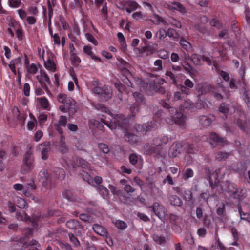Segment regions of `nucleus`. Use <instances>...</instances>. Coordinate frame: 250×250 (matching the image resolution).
<instances>
[{
    "label": "nucleus",
    "instance_id": "dca6fc26",
    "mask_svg": "<svg viewBox=\"0 0 250 250\" xmlns=\"http://www.w3.org/2000/svg\"><path fill=\"white\" fill-rule=\"evenodd\" d=\"M57 99L58 101L60 103H62L63 104H66L67 106H68V104L71 105V106H73L74 104H76V102L75 100L71 97H68L66 94H59Z\"/></svg>",
    "mask_w": 250,
    "mask_h": 250
},
{
    "label": "nucleus",
    "instance_id": "bf43d9fd",
    "mask_svg": "<svg viewBox=\"0 0 250 250\" xmlns=\"http://www.w3.org/2000/svg\"><path fill=\"white\" fill-rule=\"evenodd\" d=\"M21 3V0H8L9 5L12 8L19 7Z\"/></svg>",
    "mask_w": 250,
    "mask_h": 250
},
{
    "label": "nucleus",
    "instance_id": "423d86ee",
    "mask_svg": "<svg viewBox=\"0 0 250 250\" xmlns=\"http://www.w3.org/2000/svg\"><path fill=\"white\" fill-rule=\"evenodd\" d=\"M133 97L135 100V103L131 105L130 107V116L134 117L139 110V106L145 104V99L143 95L139 92H135L133 93Z\"/></svg>",
    "mask_w": 250,
    "mask_h": 250
},
{
    "label": "nucleus",
    "instance_id": "2eb2a0df",
    "mask_svg": "<svg viewBox=\"0 0 250 250\" xmlns=\"http://www.w3.org/2000/svg\"><path fill=\"white\" fill-rule=\"evenodd\" d=\"M109 188L113 195L118 196L122 202L126 203L127 200L126 195L122 190L117 189L113 185H109Z\"/></svg>",
    "mask_w": 250,
    "mask_h": 250
},
{
    "label": "nucleus",
    "instance_id": "c756f323",
    "mask_svg": "<svg viewBox=\"0 0 250 250\" xmlns=\"http://www.w3.org/2000/svg\"><path fill=\"white\" fill-rule=\"evenodd\" d=\"M169 201L171 205L180 207L183 204L181 198L176 195H170L168 197Z\"/></svg>",
    "mask_w": 250,
    "mask_h": 250
},
{
    "label": "nucleus",
    "instance_id": "9d476101",
    "mask_svg": "<svg viewBox=\"0 0 250 250\" xmlns=\"http://www.w3.org/2000/svg\"><path fill=\"white\" fill-rule=\"evenodd\" d=\"M37 79L42 89L46 90L47 93H50L47 85L51 84V81L46 73L44 70H41L40 75L37 76Z\"/></svg>",
    "mask_w": 250,
    "mask_h": 250
},
{
    "label": "nucleus",
    "instance_id": "1a4fd4ad",
    "mask_svg": "<svg viewBox=\"0 0 250 250\" xmlns=\"http://www.w3.org/2000/svg\"><path fill=\"white\" fill-rule=\"evenodd\" d=\"M194 95L197 98L196 107L198 109L203 108V83H200L195 85L193 92Z\"/></svg>",
    "mask_w": 250,
    "mask_h": 250
},
{
    "label": "nucleus",
    "instance_id": "9b49d317",
    "mask_svg": "<svg viewBox=\"0 0 250 250\" xmlns=\"http://www.w3.org/2000/svg\"><path fill=\"white\" fill-rule=\"evenodd\" d=\"M183 144L182 142H174L168 150V156L170 158L178 156L182 151Z\"/></svg>",
    "mask_w": 250,
    "mask_h": 250
},
{
    "label": "nucleus",
    "instance_id": "680f3d73",
    "mask_svg": "<svg viewBox=\"0 0 250 250\" xmlns=\"http://www.w3.org/2000/svg\"><path fill=\"white\" fill-rule=\"evenodd\" d=\"M117 37H118L119 41L120 42V43L122 45V47L123 48L126 47V41H125V39L123 34L121 32H119L117 34Z\"/></svg>",
    "mask_w": 250,
    "mask_h": 250
},
{
    "label": "nucleus",
    "instance_id": "69168bd1",
    "mask_svg": "<svg viewBox=\"0 0 250 250\" xmlns=\"http://www.w3.org/2000/svg\"><path fill=\"white\" fill-rule=\"evenodd\" d=\"M85 37L89 42H91L94 45H97L98 44L97 41L90 33H86L85 34Z\"/></svg>",
    "mask_w": 250,
    "mask_h": 250
},
{
    "label": "nucleus",
    "instance_id": "5fc2aeb1",
    "mask_svg": "<svg viewBox=\"0 0 250 250\" xmlns=\"http://www.w3.org/2000/svg\"><path fill=\"white\" fill-rule=\"evenodd\" d=\"M152 19L150 20L151 21L155 24H159L162 21V18L157 14H154Z\"/></svg>",
    "mask_w": 250,
    "mask_h": 250
},
{
    "label": "nucleus",
    "instance_id": "a211bd4d",
    "mask_svg": "<svg viewBox=\"0 0 250 250\" xmlns=\"http://www.w3.org/2000/svg\"><path fill=\"white\" fill-rule=\"evenodd\" d=\"M63 197L67 201L72 202H79V199L74 192L70 189H65L62 193Z\"/></svg>",
    "mask_w": 250,
    "mask_h": 250
},
{
    "label": "nucleus",
    "instance_id": "3c124183",
    "mask_svg": "<svg viewBox=\"0 0 250 250\" xmlns=\"http://www.w3.org/2000/svg\"><path fill=\"white\" fill-rule=\"evenodd\" d=\"M219 111L223 113L225 115V117H227V114L229 112V109L228 106L225 104L224 103H222L220 104L219 107Z\"/></svg>",
    "mask_w": 250,
    "mask_h": 250
},
{
    "label": "nucleus",
    "instance_id": "f257e3e1",
    "mask_svg": "<svg viewBox=\"0 0 250 250\" xmlns=\"http://www.w3.org/2000/svg\"><path fill=\"white\" fill-rule=\"evenodd\" d=\"M162 106L166 109V112L169 114L170 118H164V112L162 110H159L153 117V121L145 123L144 125L137 124L135 128L137 132H140L143 134L152 129L157 128L159 126L166 122L167 124L172 125L174 123L181 127H184L185 125V117L181 112L178 110L174 107L170 106L165 101L161 102Z\"/></svg>",
    "mask_w": 250,
    "mask_h": 250
},
{
    "label": "nucleus",
    "instance_id": "39448f33",
    "mask_svg": "<svg viewBox=\"0 0 250 250\" xmlns=\"http://www.w3.org/2000/svg\"><path fill=\"white\" fill-rule=\"evenodd\" d=\"M39 180L42 183V186L46 189H50L53 185V181L47 170L42 169L39 173Z\"/></svg>",
    "mask_w": 250,
    "mask_h": 250
},
{
    "label": "nucleus",
    "instance_id": "393cba45",
    "mask_svg": "<svg viewBox=\"0 0 250 250\" xmlns=\"http://www.w3.org/2000/svg\"><path fill=\"white\" fill-rule=\"evenodd\" d=\"M209 139L221 146H224L227 143L225 138L221 137L215 133L210 134Z\"/></svg>",
    "mask_w": 250,
    "mask_h": 250
},
{
    "label": "nucleus",
    "instance_id": "37998d69",
    "mask_svg": "<svg viewBox=\"0 0 250 250\" xmlns=\"http://www.w3.org/2000/svg\"><path fill=\"white\" fill-rule=\"evenodd\" d=\"M167 36L170 38L174 39H179L180 37L179 34L174 29L169 28L167 31Z\"/></svg>",
    "mask_w": 250,
    "mask_h": 250
},
{
    "label": "nucleus",
    "instance_id": "aec40b11",
    "mask_svg": "<svg viewBox=\"0 0 250 250\" xmlns=\"http://www.w3.org/2000/svg\"><path fill=\"white\" fill-rule=\"evenodd\" d=\"M53 176L55 179L62 180L65 177V172L62 168L54 167L52 170Z\"/></svg>",
    "mask_w": 250,
    "mask_h": 250
},
{
    "label": "nucleus",
    "instance_id": "de8ad7c7",
    "mask_svg": "<svg viewBox=\"0 0 250 250\" xmlns=\"http://www.w3.org/2000/svg\"><path fill=\"white\" fill-rule=\"evenodd\" d=\"M27 71L29 74L35 75L37 71L38 68L35 63H32L30 65L27 66Z\"/></svg>",
    "mask_w": 250,
    "mask_h": 250
},
{
    "label": "nucleus",
    "instance_id": "4d7b16f0",
    "mask_svg": "<svg viewBox=\"0 0 250 250\" xmlns=\"http://www.w3.org/2000/svg\"><path fill=\"white\" fill-rule=\"evenodd\" d=\"M184 199L186 201H189L192 198V194L189 190H185L182 193Z\"/></svg>",
    "mask_w": 250,
    "mask_h": 250
},
{
    "label": "nucleus",
    "instance_id": "f3484780",
    "mask_svg": "<svg viewBox=\"0 0 250 250\" xmlns=\"http://www.w3.org/2000/svg\"><path fill=\"white\" fill-rule=\"evenodd\" d=\"M169 141L168 137L165 135H161L158 137H155L152 142L153 145L159 146L160 148H163L162 146L163 145L167 144Z\"/></svg>",
    "mask_w": 250,
    "mask_h": 250
},
{
    "label": "nucleus",
    "instance_id": "a878e982",
    "mask_svg": "<svg viewBox=\"0 0 250 250\" xmlns=\"http://www.w3.org/2000/svg\"><path fill=\"white\" fill-rule=\"evenodd\" d=\"M141 158V156L140 155H137L135 153H132L129 156V161L132 165L140 169L141 167L138 165V164L140 163L139 159Z\"/></svg>",
    "mask_w": 250,
    "mask_h": 250
},
{
    "label": "nucleus",
    "instance_id": "8fccbe9b",
    "mask_svg": "<svg viewBox=\"0 0 250 250\" xmlns=\"http://www.w3.org/2000/svg\"><path fill=\"white\" fill-rule=\"evenodd\" d=\"M224 249V247L219 239H216L214 245L211 247V250H223Z\"/></svg>",
    "mask_w": 250,
    "mask_h": 250
},
{
    "label": "nucleus",
    "instance_id": "79ce46f5",
    "mask_svg": "<svg viewBox=\"0 0 250 250\" xmlns=\"http://www.w3.org/2000/svg\"><path fill=\"white\" fill-rule=\"evenodd\" d=\"M202 58H203V56L201 57L197 54H193L191 56V61L195 65L200 64Z\"/></svg>",
    "mask_w": 250,
    "mask_h": 250
},
{
    "label": "nucleus",
    "instance_id": "b1692460",
    "mask_svg": "<svg viewBox=\"0 0 250 250\" xmlns=\"http://www.w3.org/2000/svg\"><path fill=\"white\" fill-rule=\"evenodd\" d=\"M37 101L41 107L44 110L50 111V107L49 106V102L45 97H42L38 98Z\"/></svg>",
    "mask_w": 250,
    "mask_h": 250
},
{
    "label": "nucleus",
    "instance_id": "ea45409f",
    "mask_svg": "<svg viewBox=\"0 0 250 250\" xmlns=\"http://www.w3.org/2000/svg\"><path fill=\"white\" fill-rule=\"evenodd\" d=\"M227 192L231 194H234L237 192V187L234 183H229L228 186Z\"/></svg>",
    "mask_w": 250,
    "mask_h": 250
},
{
    "label": "nucleus",
    "instance_id": "09e8293b",
    "mask_svg": "<svg viewBox=\"0 0 250 250\" xmlns=\"http://www.w3.org/2000/svg\"><path fill=\"white\" fill-rule=\"evenodd\" d=\"M70 60L73 65L77 66L81 62L80 58L75 54H71L70 55Z\"/></svg>",
    "mask_w": 250,
    "mask_h": 250
},
{
    "label": "nucleus",
    "instance_id": "338daca9",
    "mask_svg": "<svg viewBox=\"0 0 250 250\" xmlns=\"http://www.w3.org/2000/svg\"><path fill=\"white\" fill-rule=\"evenodd\" d=\"M67 119L65 116L61 115L58 120V125L62 126H65L67 124Z\"/></svg>",
    "mask_w": 250,
    "mask_h": 250
},
{
    "label": "nucleus",
    "instance_id": "c85d7f7f",
    "mask_svg": "<svg viewBox=\"0 0 250 250\" xmlns=\"http://www.w3.org/2000/svg\"><path fill=\"white\" fill-rule=\"evenodd\" d=\"M83 51L84 53L89 56L93 60L101 62V59L99 57L95 55L92 50V47L90 46H84L83 48Z\"/></svg>",
    "mask_w": 250,
    "mask_h": 250
},
{
    "label": "nucleus",
    "instance_id": "bb28decb",
    "mask_svg": "<svg viewBox=\"0 0 250 250\" xmlns=\"http://www.w3.org/2000/svg\"><path fill=\"white\" fill-rule=\"evenodd\" d=\"M58 148L62 154H65L68 151V148L65 142V137L64 136H61Z\"/></svg>",
    "mask_w": 250,
    "mask_h": 250
},
{
    "label": "nucleus",
    "instance_id": "6e6d98bb",
    "mask_svg": "<svg viewBox=\"0 0 250 250\" xmlns=\"http://www.w3.org/2000/svg\"><path fill=\"white\" fill-rule=\"evenodd\" d=\"M194 175V172L192 169L187 168L183 174V178L186 180L191 178Z\"/></svg>",
    "mask_w": 250,
    "mask_h": 250
},
{
    "label": "nucleus",
    "instance_id": "473e14b6",
    "mask_svg": "<svg viewBox=\"0 0 250 250\" xmlns=\"http://www.w3.org/2000/svg\"><path fill=\"white\" fill-rule=\"evenodd\" d=\"M229 155V153L220 151L216 153L215 159L219 161H221L226 160Z\"/></svg>",
    "mask_w": 250,
    "mask_h": 250
},
{
    "label": "nucleus",
    "instance_id": "a18cd8bd",
    "mask_svg": "<svg viewBox=\"0 0 250 250\" xmlns=\"http://www.w3.org/2000/svg\"><path fill=\"white\" fill-rule=\"evenodd\" d=\"M122 80L123 82L128 86L132 87V84L131 83L129 77L130 75V72H129V74L122 73Z\"/></svg>",
    "mask_w": 250,
    "mask_h": 250
},
{
    "label": "nucleus",
    "instance_id": "774afa93",
    "mask_svg": "<svg viewBox=\"0 0 250 250\" xmlns=\"http://www.w3.org/2000/svg\"><path fill=\"white\" fill-rule=\"evenodd\" d=\"M20 250H39L35 246L27 245L26 243L22 244L21 248Z\"/></svg>",
    "mask_w": 250,
    "mask_h": 250
},
{
    "label": "nucleus",
    "instance_id": "f704fd0d",
    "mask_svg": "<svg viewBox=\"0 0 250 250\" xmlns=\"http://www.w3.org/2000/svg\"><path fill=\"white\" fill-rule=\"evenodd\" d=\"M14 202L17 207L20 208H23L26 207V202L25 200L22 198L17 197L15 198Z\"/></svg>",
    "mask_w": 250,
    "mask_h": 250
},
{
    "label": "nucleus",
    "instance_id": "0eeeda50",
    "mask_svg": "<svg viewBox=\"0 0 250 250\" xmlns=\"http://www.w3.org/2000/svg\"><path fill=\"white\" fill-rule=\"evenodd\" d=\"M144 149L146 154L154 155L156 158L162 157L164 156L163 148H160L157 146L152 144L147 143L144 146Z\"/></svg>",
    "mask_w": 250,
    "mask_h": 250
},
{
    "label": "nucleus",
    "instance_id": "58836bf2",
    "mask_svg": "<svg viewBox=\"0 0 250 250\" xmlns=\"http://www.w3.org/2000/svg\"><path fill=\"white\" fill-rule=\"evenodd\" d=\"M179 43L182 47L187 51H189L191 48L190 43L184 39H181Z\"/></svg>",
    "mask_w": 250,
    "mask_h": 250
},
{
    "label": "nucleus",
    "instance_id": "f03ea898",
    "mask_svg": "<svg viewBox=\"0 0 250 250\" xmlns=\"http://www.w3.org/2000/svg\"><path fill=\"white\" fill-rule=\"evenodd\" d=\"M129 119L125 117L123 114H118L114 118V121L109 122L106 121L105 119L102 118L100 121L107 125L111 129H115L117 127L126 129L129 125Z\"/></svg>",
    "mask_w": 250,
    "mask_h": 250
},
{
    "label": "nucleus",
    "instance_id": "864d4df0",
    "mask_svg": "<svg viewBox=\"0 0 250 250\" xmlns=\"http://www.w3.org/2000/svg\"><path fill=\"white\" fill-rule=\"evenodd\" d=\"M98 147L100 151L104 154H107L109 152L110 149L109 148V146L105 144H99Z\"/></svg>",
    "mask_w": 250,
    "mask_h": 250
},
{
    "label": "nucleus",
    "instance_id": "4c0bfd02",
    "mask_svg": "<svg viewBox=\"0 0 250 250\" xmlns=\"http://www.w3.org/2000/svg\"><path fill=\"white\" fill-rule=\"evenodd\" d=\"M66 225L67 228H68L70 229H76L79 226L80 223L79 222L75 220L71 219L69 221H68L66 223Z\"/></svg>",
    "mask_w": 250,
    "mask_h": 250
},
{
    "label": "nucleus",
    "instance_id": "4be33fe9",
    "mask_svg": "<svg viewBox=\"0 0 250 250\" xmlns=\"http://www.w3.org/2000/svg\"><path fill=\"white\" fill-rule=\"evenodd\" d=\"M67 105L68 106L66 105V104H63V105H60L59 106L60 110L62 112H69L70 115L74 114L77 111L76 104H74L73 106H71V105L69 104Z\"/></svg>",
    "mask_w": 250,
    "mask_h": 250
},
{
    "label": "nucleus",
    "instance_id": "6e6552de",
    "mask_svg": "<svg viewBox=\"0 0 250 250\" xmlns=\"http://www.w3.org/2000/svg\"><path fill=\"white\" fill-rule=\"evenodd\" d=\"M146 91L152 94L154 92H158L161 94H164L165 92V88L164 86L158 84V83L155 80H148L146 83Z\"/></svg>",
    "mask_w": 250,
    "mask_h": 250
},
{
    "label": "nucleus",
    "instance_id": "c9c22d12",
    "mask_svg": "<svg viewBox=\"0 0 250 250\" xmlns=\"http://www.w3.org/2000/svg\"><path fill=\"white\" fill-rule=\"evenodd\" d=\"M68 237L70 241L74 247H78L80 246V242L74 234L72 233H69Z\"/></svg>",
    "mask_w": 250,
    "mask_h": 250
},
{
    "label": "nucleus",
    "instance_id": "cd10ccee",
    "mask_svg": "<svg viewBox=\"0 0 250 250\" xmlns=\"http://www.w3.org/2000/svg\"><path fill=\"white\" fill-rule=\"evenodd\" d=\"M124 139L130 144H135L138 141V136L133 133L126 131L124 135Z\"/></svg>",
    "mask_w": 250,
    "mask_h": 250
},
{
    "label": "nucleus",
    "instance_id": "7ed1b4c3",
    "mask_svg": "<svg viewBox=\"0 0 250 250\" xmlns=\"http://www.w3.org/2000/svg\"><path fill=\"white\" fill-rule=\"evenodd\" d=\"M92 92L99 97L101 101L104 102L110 100L113 95L112 88L106 84L101 87H93Z\"/></svg>",
    "mask_w": 250,
    "mask_h": 250
},
{
    "label": "nucleus",
    "instance_id": "ddd939ff",
    "mask_svg": "<svg viewBox=\"0 0 250 250\" xmlns=\"http://www.w3.org/2000/svg\"><path fill=\"white\" fill-rule=\"evenodd\" d=\"M150 208H152L153 212L160 219H162L165 217L166 210L164 206L160 205L158 202H155Z\"/></svg>",
    "mask_w": 250,
    "mask_h": 250
},
{
    "label": "nucleus",
    "instance_id": "4468645a",
    "mask_svg": "<svg viewBox=\"0 0 250 250\" xmlns=\"http://www.w3.org/2000/svg\"><path fill=\"white\" fill-rule=\"evenodd\" d=\"M117 60L118 61L117 66L121 70L122 73L129 74L130 64L120 57L117 58Z\"/></svg>",
    "mask_w": 250,
    "mask_h": 250
},
{
    "label": "nucleus",
    "instance_id": "5701e85b",
    "mask_svg": "<svg viewBox=\"0 0 250 250\" xmlns=\"http://www.w3.org/2000/svg\"><path fill=\"white\" fill-rule=\"evenodd\" d=\"M247 168V167L245 163L239 162L237 163L236 166L233 167V170L239 173L240 175H244Z\"/></svg>",
    "mask_w": 250,
    "mask_h": 250
},
{
    "label": "nucleus",
    "instance_id": "412c9836",
    "mask_svg": "<svg viewBox=\"0 0 250 250\" xmlns=\"http://www.w3.org/2000/svg\"><path fill=\"white\" fill-rule=\"evenodd\" d=\"M92 229L98 235L107 237L108 233L106 229L101 225L95 224L93 225Z\"/></svg>",
    "mask_w": 250,
    "mask_h": 250
},
{
    "label": "nucleus",
    "instance_id": "49530a36",
    "mask_svg": "<svg viewBox=\"0 0 250 250\" xmlns=\"http://www.w3.org/2000/svg\"><path fill=\"white\" fill-rule=\"evenodd\" d=\"M206 87H208V90L210 92H211L212 93H213V96L217 100H220L222 99V98H223L222 95L221 94H220V93L215 92V88H214V87H213V86H212L211 85H206Z\"/></svg>",
    "mask_w": 250,
    "mask_h": 250
},
{
    "label": "nucleus",
    "instance_id": "6ab92c4d",
    "mask_svg": "<svg viewBox=\"0 0 250 250\" xmlns=\"http://www.w3.org/2000/svg\"><path fill=\"white\" fill-rule=\"evenodd\" d=\"M39 149L41 150L42 159L45 160L48 158V152L50 150V146L47 143H43L39 146Z\"/></svg>",
    "mask_w": 250,
    "mask_h": 250
},
{
    "label": "nucleus",
    "instance_id": "603ef678",
    "mask_svg": "<svg viewBox=\"0 0 250 250\" xmlns=\"http://www.w3.org/2000/svg\"><path fill=\"white\" fill-rule=\"evenodd\" d=\"M115 225L120 229H125L127 227V225L125 222L120 220L116 221Z\"/></svg>",
    "mask_w": 250,
    "mask_h": 250
},
{
    "label": "nucleus",
    "instance_id": "2f4dec72",
    "mask_svg": "<svg viewBox=\"0 0 250 250\" xmlns=\"http://www.w3.org/2000/svg\"><path fill=\"white\" fill-rule=\"evenodd\" d=\"M44 65L46 69L52 72H54L56 70V64L50 58H48L47 61L44 62Z\"/></svg>",
    "mask_w": 250,
    "mask_h": 250
},
{
    "label": "nucleus",
    "instance_id": "a19ab883",
    "mask_svg": "<svg viewBox=\"0 0 250 250\" xmlns=\"http://www.w3.org/2000/svg\"><path fill=\"white\" fill-rule=\"evenodd\" d=\"M154 241L158 244L162 245L166 243V238L164 236L154 234L153 236Z\"/></svg>",
    "mask_w": 250,
    "mask_h": 250
},
{
    "label": "nucleus",
    "instance_id": "052dcab7",
    "mask_svg": "<svg viewBox=\"0 0 250 250\" xmlns=\"http://www.w3.org/2000/svg\"><path fill=\"white\" fill-rule=\"evenodd\" d=\"M89 122L91 124L93 125L100 130H104V126L101 123L96 120H90Z\"/></svg>",
    "mask_w": 250,
    "mask_h": 250
},
{
    "label": "nucleus",
    "instance_id": "e433bc0d",
    "mask_svg": "<svg viewBox=\"0 0 250 250\" xmlns=\"http://www.w3.org/2000/svg\"><path fill=\"white\" fill-rule=\"evenodd\" d=\"M165 75L167 78H169V80L172 84L174 85L177 84V77L171 71L167 70L166 72Z\"/></svg>",
    "mask_w": 250,
    "mask_h": 250
},
{
    "label": "nucleus",
    "instance_id": "c03bdc74",
    "mask_svg": "<svg viewBox=\"0 0 250 250\" xmlns=\"http://www.w3.org/2000/svg\"><path fill=\"white\" fill-rule=\"evenodd\" d=\"M95 108L102 112L109 114L110 113L109 109L102 104H97L95 105Z\"/></svg>",
    "mask_w": 250,
    "mask_h": 250
},
{
    "label": "nucleus",
    "instance_id": "f8f14e48",
    "mask_svg": "<svg viewBox=\"0 0 250 250\" xmlns=\"http://www.w3.org/2000/svg\"><path fill=\"white\" fill-rule=\"evenodd\" d=\"M121 5L122 6L121 8L123 10H125L128 13H130L132 12L135 11L140 7L138 3L135 1L131 0L124 1L121 3Z\"/></svg>",
    "mask_w": 250,
    "mask_h": 250
},
{
    "label": "nucleus",
    "instance_id": "72a5a7b5",
    "mask_svg": "<svg viewBox=\"0 0 250 250\" xmlns=\"http://www.w3.org/2000/svg\"><path fill=\"white\" fill-rule=\"evenodd\" d=\"M97 189L103 198H105L108 195V190L102 185H99L97 187Z\"/></svg>",
    "mask_w": 250,
    "mask_h": 250
},
{
    "label": "nucleus",
    "instance_id": "7c9ffc66",
    "mask_svg": "<svg viewBox=\"0 0 250 250\" xmlns=\"http://www.w3.org/2000/svg\"><path fill=\"white\" fill-rule=\"evenodd\" d=\"M79 172L80 177L85 181L87 182L89 184H91V182H93L92 178L87 172L83 170H81L79 171Z\"/></svg>",
    "mask_w": 250,
    "mask_h": 250
},
{
    "label": "nucleus",
    "instance_id": "13d9d810",
    "mask_svg": "<svg viewBox=\"0 0 250 250\" xmlns=\"http://www.w3.org/2000/svg\"><path fill=\"white\" fill-rule=\"evenodd\" d=\"M16 217L18 220H24L27 219L28 216L25 212L22 211V212H16Z\"/></svg>",
    "mask_w": 250,
    "mask_h": 250
},
{
    "label": "nucleus",
    "instance_id": "20e7f679",
    "mask_svg": "<svg viewBox=\"0 0 250 250\" xmlns=\"http://www.w3.org/2000/svg\"><path fill=\"white\" fill-rule=\"evenodd\" d=\"M34 167V159L30 150L27 151L23 158V165L21 167V172L26 174L30 172Z\"/></svg>",
    "mask_w": 250,
    "mask_h": 250
},
{
    "label": "nucleus",
    "instance_id": "e2e57ef3",
    "mask_svg": "<svg viewBox=\"0 0 250 250\" xmlns=\"http://www.w3.org/2000/svg\"><path fill=\"white\" fill-rule=\"evenodd\" d=\"M38 118L40 125H42L47 121V115L45 113H42L39 115Z\"/></svg>",
    "mask_w": 250,
    "mask_h": 250
},
{
    "label": "nucleus",
    "instance_id": "0e129e2a",
    "mask_svg": "<svg viewBox=\"0 0 250 250\" xmlns=\"http://www.w3.org/2000/svg\"><path fill=\"white\" fill-rule=\"evenodd\" d=\"M76 165L79 167L84 168L88 165V163L81 158H78L76 160Z\"/></svg>",
    "mask_w": 250,
    "mask_h": 250
}]
</instances>
